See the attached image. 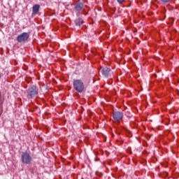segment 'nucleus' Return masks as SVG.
<instances>
[{
    "label": "nucleus",
    "mask_w": 179,
    "mask_h": 179,
    "mask_svg": "<svg viewBox=\"0 0 179 179\" xmlns=\"http://www.w3.org/2000/svg\"><path fill=\"white\" fill-rule=\"evenodd\" d=\"M73 87L78 93H83V92H85V83H83V81L80 79L73 80Z\"/></svg>",
    "instance_id": "f257e3e1"
},
{
    "label": "nucleus",
    "mask_w": 179,
    "mask_h": 179,
    "mask_svg": "<svg viewBox=\"0 0 179 179\" xmlns=\"http://www.w3.org/2000/svg\"><path fill=\"white\" fill-rule=\"evenodd\" d=\"M38 94V87L36 85H31L27 90V99H34Z\"/></svg>",
    "instance_id": "f03ea898"
},
{
    "label": "nucleus",
    "mask_w": 179,
    "mask_h": 179,
    "mask_svg": "<svg viewBox=\"0 0 179 179\" xmlns=\"http://www.w3.org/2000/svg\"><path fill=\"white\" fill-rule=\"evenodd\" d=\"M33 160L31 155H30V152H23L21 154V162L23 164H30Z\"/></svg>",
    "instance_id": "7ed1b4c3"
},
{
    "label": "nucleus",
    "mask_w": 179,
    "mask_h": 179,
    "mask_svg": "<svg viewBox=\"0 0 179 179\" xmlns=\"http://www.w3.org/2000/svg\"><path fill=\"white\" fill-rule=\"evenodd\" d=\"M30 37V34L27 32H24L17 37V41L18 43H26L27 40H29V38Z\"/></svg>",
    "instance_id": "20e7f679"
},
{
    "label": "nucleus",
    "mask_w": 179,
    "mask_h": 179,
    "mask_svg": "<svg viewBox=\"0 0 179 179\" xmlns=\"http://www.w3.org/2000/svg\"><path fill=\"white\" fill-rule=\"evenodd\" d=\"M113 121L120 122L124 118V113L121 111H115L113 113Z\"/></svg>",
    "instance_id": "39448f33"
},
{
    "label": "nucleus",
    "mask_w": 179,
    "mask_h": 179,
    "mask_svg": "<svg viewBox=\"0 0 179 179\" xmlns=\"http://www.w3.org/2000/svg\"><path fill=\"white\" fill-rule=\"evenodd\" d=\"M100 72L102 73L103 76L104 78H110L111 76L110 72H111V69L105 66V67H101L100 69Z\"/></svg>",
    "instance_id": "423d86ee"
},
{
    "label": "nucleus",
    "mask_w": 179,
    "mask_h": 179,
    "mask_svg": "<svg viewBox=\"0 0 179 179\" xmlns=\"http://www.w3.org/2000/svg\"><path fill=\"white\" fill-rule=\"evenodd\" d=\"M85 4L83 3H76L74 4V10L78 16V15H80V10L83 9Z\"/></svg>",
    "instance_id": "0eeeda50"
},
{
    "label": "nucleus",
    "mask_w": 179,
    "mask_h": 179,
    "mask_svg": "<svg viewBox=\"0 0 179 179\" xmlns=\"http://www.w3.org/2000/svg\"><path fill=\"white\" fill-rule=\"evenodd\" d=\"M74 23H75V26H76L77 27H80V26L83 24V19L82 17L76 18L74 20Z\"/></svg>",
    "instance_id": "6e6552de"
},
{
    "label": "nucleus",
    "mask_w": 179,
    "mask_h": 179,
    "mask_svg": "<svg viewBox=\"0 0 179 179\" xmlns=\"http://www.w3.org/2000/svg\"><path fill=\"white\" fill-rule=\"evenodd\" d=\"M40 10V5L35 4L32 7V13L33 15H37Z\"/></svg>",
    "instance_id": "1a4fd4ad"
},
{
    "label": "nucleus",
    "mask_w": 179,
    "mask_h": 179,
    "mask_svg": "<svg viewBox=\"0 0 179 179\" xmlns=\"http://www.w3.org/2000/svg\"><path fill=\"white\" fill-rule=\"evenodd\" d=\"M124 115L127 117V118H131L132 117V115L131 114V112L129 111H126Z\"/></svg>",
    "instance_id": "9d476101"
},
{
    "label": "nucleus",
    "mask_w": 179,
    "mask_h": 179,
    "mask_svg": "<svg viewBox=\"0 0 179 179\" xmlns=\"http://www.w3.org/2000/svg\"><path fill=\"white\" fill-rule=\"evenodd\" d=\"M162 3H169L170 2V0H159Z\"/></svg>",
    "instance_id": "9b49d317"
},
{
    "label": "nucleus",
    "mask_w": 179,
    "mask_h": 179,
    "mask_svg": "<svg viewBox=\"0 0 179 179\" xmlns=\"http://www.w3.org/2000/svg\"><path fill=\"white\" fill-rule=\"evenodd\" d=\"M117 3H124L125 2V0H117Z\"/></svg>",
    "instance_id": "f8f14e48"
}]
</instances>
